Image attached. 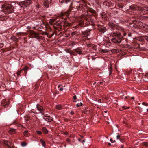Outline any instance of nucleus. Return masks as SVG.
Wrapping results in <instances>:
<instances>
[{
	"label": "nucleus",
	"mask_w": 148,
	"mask_h": 148,
	"mask_svg": "<svg viewBox=\"0 0 148 148\" xmlns=\"http://www.w3.org/2000/svg\"><path fill=\"white\" fill-rule=\"evenodd\" d=\"M63 15H64V14H62V16H63Z\"/></svg>",
	"instance_id": "obj_56"
},
{
	"label": "nucleus",
	"mask_w": 148,
	"mask_h": 148,
	"mask_svg": "<svg viewBox=\"0 0 148 148\" xmlns=\"http://www.w3.org/2000/svg\"><path fill=\"white\" fill-rule=\"evenodd\" d=\"M103 83V82H100V84H99V85H100V84H102Z\"/></svg>",
	"instance_id": "obj_41"
},
{
	"label": "nucleus",
	"mask_w": 148,
	"mask_h": 148,
	"mask_svg": "<svg viewBox=\"0 0 148 148\" xmlns=\"http://www.w3.org/2000/svg\"><path fill=\"white\" fill-rule=\"evenodd\" d=\"M92 48L93 49L96 50L97 49V47L96 45H93V46L92 47Z\"/></svg>",
	"instance_id": "obj_27"
},
{
	"label": "nucleus",
	"mask_w": 148,
	"mask_h": 148,
	"mask_svg": "<svg viewBox=\"0 0 148 148\" xmlns=\"http://www.w3.org/2000/svg\"><path fill=\"white\" fill-rule=\"evenodd\" d=\"M27 144V143L25 142H22L21 144V145L23 147L26 146Z\"/></svg>",
	"instance_id": "obj_18"
},
{
	"label": "nucleus",
	"mask_w": 148,
	"mask_h": 148,
	"mask_svg": "<svg viewBox=\"0 0 148 148\" xmlns=\"http://www.w3.org/2000/svg\"><path fill=\"white\" fill-rule=\"evenodd\" d=\"M103 4L107 6L110 7V3L109 2L105 1L104 2Z\"/></svg>",
	"instance_id": "obj_15"
},
{
	"label": "nucleus",
	"mask_w": 148,
	"mask_h": 148,
	"mask_svg": "<svg viewBox=\"0 0 148 148\" xmlns=\"http://www.w3.org/2000/svg\"><path fill=\"white\" fill-rule=\"evenodd\" d=\"M56 108L57 109L60 110L61 108V105H59L56 106Z\"/></svg>",
	"instance_id": "obj_21"
},
{
	"label": "nucleus",
	"mask_w": 148,
	"mask_h": 148,
	"mask_svg": "<svg viewBox=\"0 0 148 148\" xmlns=\"http://www.w3.org/2000/svg\"><path fill=\"white\" fill-rule=\"evenodd\" d=\"M85 142V140H82V143H84V142Z\"/></svg>",
	"instance_id": "obj_46"
},
{
	"label": "nucleus",
	"mask_w": 148,
	"mask_h": 148,
	"mask_svg": "<svg viewBox=\"0 0 148 148\" xmlns=\"http://www.w3.org/2000/svg\"><path fill=\"white\" fill-rule=\"evenodd\" d=\"M132 99L134 100V97H132L131 98Z\"/></svg>",
	"instance_id": "obj_45"
},
{
	"label": "nucleus",
	"mask_w": 148,
	"mask_h": 148,
	"mask_svg": "<svg viewBox=\"0 0 148 148\" xmlns=\"http://www.w3.org/2000/svg\"><path fill=\"white\" fill-rule=\"evenodd\" d=\"M63 3H64V0H63V2H62V1H61V4Z\"/></svg>",
	"instance_id": "obj_43"
},
{
	"label": "nucleus",
	"mask_w": 148,
	"mask_h": 148,
	"mask_svg": "<svg viewBox=\"0 0 148 148\" xmlns=\"http://www.w3.org/2000/svg\"><path fill=\"white\" fill-rule=\"evenodd\" d=\"M36 107L38 110L40 112V113H41L42 114H44L42 112V111H43L42 107L40 106L39 104H37L36 106Z\"/></svg>",
	"instance_id": "obj_9"
},
{
	"label": "nucleus",
	"mask_w": 148,
	"mask_h": 148,
	"mask_svg": "<svg viewBox=\"0 0 148 148\" xmlns=\"http://www.w3.org/2000/svg\"><path fill=\"white\" fill-rule=\"evenodd\" d=\"M137 23L138 25H137V27L141 28V25H142L143 27L144 30L148 31V25L145 24H144L143 25H142L143 23L141 22H138Z\"/></svg>",
	"instance_id": "obj_4"
},
{
	"label": "nucleus",
	"mask_w": 148,
	"mask_h": 148,
	"mask_svg": "<svg viewBox=\"0 0 148 148\" xmlns=\"http://www.w3.org/2000/svg\"><path fill=\"white\" fill-rule=\"evenodd\" d=\"M70 1V0H64V1L66 3L68 2H69Z\"/></svg>",
	"instance_id": "obj_32"
},
{
	"label": "nucleus",
	"mask_w": 148,
	"mask_h": 148,
	"mask_svg": "<svg viewBox=\"0 0 148 148\" xmlns=\"http://www.w3.org/2000/svg\"><path fill=\"white\" fill-rule=\"evenodd\" d=\"M123 34L124 36H125L126 34L125 32H123Z\"/></svg>",
	"instance_id": "obj_40"
},
{
	"label": "nucleus",
	"mask_w": 148,
	"mask_h": 148,
	"mask_svg": "<svg viewBox=\"0 0 148 148\" xmlns=\"http://www.w3.org/2000/svg\"><path fill=\"white\" fill-rule=\"evenodd\" d=\"M143 144L145 147L148 146V143L147 142H144L142 143Z\"/></svg>",
	"instance_id": "obj_23"
},
{
	"label": "nucleus",
	"mask_w": 148,
	"mask_h": 148,
	"mask_svg": "<svg viewBox=\"0 0 148 148\" xmlns=\"http://www.w3.org/2000/svg\"><path fill=\"white\" fill-rule=\"evenodd\" d=\"M3 143L8 147H10V146L11 145V143L10 142L5 141H4Z\"/></svg>",
	"instance_id": "obj_11"
},
{
	"label": "nucleus",
	"mask_w": 148,
	"mask_h": 148,
	"mask_svg": "<svg viewBox=\"0 0 148 148\" xmlns=\"http://www.w3.org/2000/svg\"><path fill=\"white\" fill-rule=\"evenodd\" d=\"M75 34V32H72L71 34V35L72 36H74Z\"/></svg>",
	"instance_id": "obj_34"
},
{
	"label": "nucleus",
	"mask_w": 148,
	"mask_h": 148,
	"mask_svg": "<svg viewBox=\"0 0 148 148\" xmlns=\"http://www.w3.org/2000/svg\"><path fill=\"white\" fill-rule=\"evenodd\" d=\"M147 112H148V109H147Z\"/></svg>",
	"instance_id": "obj_53"
},
{
	"label": "nucleus",
	"mask_w": 148,
	"mask_h": 148,
	"mask_svg": "<svg viewBox=\"0 0 148 148\" xmlns=\"http://www.w3.org/2000/svg\"><path fill=\"white\" fill-rule=\"evenodd\" d=\"M101 101V99H100V100H99V102H100V101Z\"/></svg>",
	"instance_id": "obj_52"
},
{
	"label": "nucleus",
	"mask_w": 148,
	"mask_h": 148,
	"mask_svg": "<svg viewBox=\"0 0 148 148\" xmlns=\"http://www.w3.org/2000/svg\"><path fill=\"white\" fill-rule=\"evenodd\" d=\"M73 98L75 100L77 98V97L76 95H74L73 97Z\"/></svg>",
	"instance_id": "obj_35"
},
{
	"label": "nucleus",
	"mask_w": 148,
	"mask_h": 148,
	"mask_svg": "<svg viewBox=\"0 0 148 148\" xmlns=\"http://www.w3.org/2000/svg\"><path fill=\"white\" fill-rule=\"evenodd\" d=\"M110 36L113 37L111 39L112 42L116 43H120L121 42V39L123 38L121 33H119L117 31H115L112 32Z\"/></svg>",
	"instance_id": "obj_1"
},
{
	"label": "nucleus",
	"mask_w": 148,
	"mask_h": 148,
	"mask_svg": "<svg viewBox=\"0 0 148 148\" xmlns=\"http://www.w3.org/2000/svg\"><path fill=\"white\" fill-rule=\"evenodd\" d=\"M28 134V131L26 130L23 132V135L25 137L27 136Z\"/></svg>",
	"instance_id": "obj_17"
},
{
	"label": "nucleus",
	"mask_w": 148,
	"mask_h": 148,
	"mask_svg": "<svg viewBox=\"0 0 148 148\" xmlns=\"http://www.w3.org/2000/svg\"><path fill=\"white\" fill-rule=\"evenodd\" d=\"M110 141H111V142H112V139H110Z\"/></svg>",
	"instance_id": "obj_50"
},
{
	"label": "nucleus",
	"mask_w": 148,
	"mask_h": 148,
	"mask_svg": "<svg viewBox=\"0 0 148 148\" xmlns=\"http://www.w3.org/2000/svg\"><path fill=\"white\" fill-rule=\"evenodd\" d=\"M66 51L68 53H70L71 54L73 53V52H71V50L69 49L67 50Z\"/></svg>",
	"instance_id": "obj_28"
},
{
	"label": "nucleus",
	"mask_w": 148,
	"mask_h": 148,
	"mask_svg": "<svg viewBox=\"0 0 148 148\" xmlns=\"http://www.w3.org/2000/svg\"><path fill=\"white\" fill-rule=\"evenodd\" d=\"M29 69V67L27 66H25L24 68L22 69V70H23L25 71H26L27 70Z\"/></svg>",
	"instance_id": "obj_20"
},
{
	"label": "nucleus",
	"mask_w": 148,
	"mask_h": 148,
	"mask_svg": "<svg viewBox=\"0 0 148 148\" xmlns=\"http://www.w3.org/2000/svg\"><path fill=\"white\" fill-rule=\"evenodd\" d=\"M59 90L60 91H62L63 90V88H60L59 89Z\"/></svg>",
	"instance_id": "obj_38"
},
{
	"label": "nucleus",
	"mask_w": 148,
	"mask_h": 148,
	"mask_svg": "<svg viewBox=\"0 0 148 148\" xmlns=\"http://www.w3.org/2000/svg\"><path fill=\"white\" fill-rule=\"evenodd\" d=\"M83 105L82 103L81 102L80 103V104H77L76 105V106L77 107H79L80 106H82Z\"/></svg>",
	"instance_id": "obj_26"
},
{
	"label": "nucleus",
	"mask_w": 148,
	"mask_h": 148,
	"mask_svg": "<svg viewBox=\"0 0 148 148\" xmlns=\"http://www.w3.org/2000/svg\"><path fill=\"white\" fill-rule=\"evenodd\" d=\"M128 36L129 37H131L132 36V35H131V33H129L128 34Z\"/></svg>",
	"instance_id": "obj_39"
},
{
	"label": "nucleus",
	"mask_w": 148,
	"mask_h": 148,
	"mask_svg": "<svg viewBox=\"0 0 148 148\" xmlns=\"http://www.w3.org/2000/svg\"><path fill=\"white\" fill-rule=\"evenodd\" d=\"M142 104L143 105H145L146 106H148V103H146L145 102H143L142 103Z\"/></svg>",
	"instance_id": "obj_30"
},
{
	"label": "nucleus",
	"mask_w": 148,
	"mask_h": 148,
	"mask_svg": "<svg viewBox=\"0 0 148 148\" xmlns=\"http://www.w3.org/2000/svg\"><path fill=\"white\" fill-rule=\"evenodd\" d=\"M144 10H145L146 11V12L147 11H148V6H145L144 7Z\"/></svg>",
	"instance_id": "obj_25"
},
{
	"label": "nucleus",
	"mask_w": 148,
	"mask_h": 148,
	"mask_svg": "<svg viewBox=\"0 0 148 148\" xmlns=\"http://www.w3.org/2000/svg\"><path fill=\"white\" fill-rule=\"evenodd\" d=\"M115 50H114V49L112 50V52H114V51Z\"/></svg>",
	"instance_id": "obj_44"
},
{
	"label": "nucleus",
	"mask_w": 148,
	"mask_h": 148,
	"mask_svg": "<svg viewBox=\"0 0 148 148\" xmlns=\"http://www.w3.org/2000/svg\"><path fill=\"white\" fill-rule=\"evenodd\" d=\"M58 25H59V24H58Z\"/></svg>",
	"instance_id": "obj_60"
},
{
	"label": "nucleus",
	"mask_w": 148,
	"mask_h": 148,
	"mask_svg": "<svg viewBox=\"0 0 148 148\" xmlns=\"http://www.w3.org/2000/svg\"><path fill=\"white\" fill-rule=\"evenodd\" d=\"M115 142V140H114V142Z\"/></svg>",
	"instance_id": "obj_58"
},
{
	"label": "nucleus",
	"mask_w": 148,
	"mask_h": 148,
	"mask_svg": "<svg viewBox=\"0 0 148 148\" xmlns=\"http://www.w3.org/2000/svg\"><path fill=\"white\" fill-rule=\"evenodd\" d=\"M60 85H59L58 86V88H59V87H60Z\"/></svg>",
	"instance_id": "obj_47"
},
{
	"label": "nucleus",
	"mask_w": 148,
	"mask_h": 148,
	"mask_svg": "<svg viewBox=\"0 0 148 148\" xmlns=\"http://www.w3.org/2000/svg\"><path fill=\"white\" fill-rule=\"evenodd\" d=\"M78 140L79 141H80L81 140V139H80V138H79L78 139Z\"/></svg>",
	"instance_id": "obj_48"
},
{
	"label": "nucleus",
	"mask_w": 148,
	"mask_h": 148,
	"mask_svg": "<svg viewBox=\"0 0 148 148\" xmlns=\"http://www.w3.org/2000/svg\"><path fill=\"white\" fill-rule=\"evenodd\" d=\"M147 1V2H148V0H146Z\"/></svg>",
	"instance_id": "obj_55"
},
{
	"label": "nucleus",
	"mask_w": 148,
	"mask_h": 148,
	"mask_svg": "<svg viewBox=\"0 0 148 148\" xmlns=\"http://www.w3.org/2000/svg\"><path fill=\"white\" fill-rule=\"evenodd\" d=\"M71 115H73V114H74V112H71Z\"/></svg>",
	"instance_id": "obj_42"
},
{
	"label": "nucleus",
	"mask_w": 148,
	"mask_h": 148,
	"mask_svg": "<svg viewBox=\"0 0 148 148\" xmlns=\"http://www.w3.org/2000/svg\"><path fill=\"white\" fill-rule=\"evenodd\" d=\"M81 137H82V138H83V137L82 136H81Z\"/></svg>",
	"instance_id": "obj_54"
},
{
	"label": "nucleus",
	"mask_w": 148,
	"mask_h": 148,
	"mask_svg": "<svg viewBox=\"0 0 148 148\" xmlns=\"http://www.w3.org/2000/svg\"><path fill=\"white\" fill-rule=\"evenodd\" d=\"M29 33L32 36V38H35L37 39L39 38L38 34L36 33L34 31L30 30L29 32Z\"/></svg>",
	"instance_id": "obj_5"
},
{
	"label": "nucleus",
	"mask_w": 148,
	"mask_h": 148,
	"mask_svg": "<svg viewBox=\"0 0 148 148\" xmlns=\"http://www.w3.org/2000/svg\"><path fill=\"white\" fill-rule=\"evenodd\" d=\"M40 142L42 144V145L43 147H45L46 146L45 143V141L43 140L42 139H41L40 140Z\"/></svg>",
	"instance_id": "obj_16"
},
{
	"label": "nucleus",
	"mask_w": 148,
	"mask_h": 148,
	"mask_svg": "<svg viewBox=\"0 0 148 148\" xmlns=\"http://www.w3.org/2000/svg\"><path fill=\"white\" fill-rule=\"evenodd\" d=\"M111 73H112V70L110 69V71H109V75H111Z\"/></svg>",
	"instance_id": "obj_37"
},
{
	"label": "nucleus",
	"mask_w": 148,
	"mask_h": 148,
	"mask_svg": "<svg viewBox=\"0 0 148 148\" xmlns=\"http://www.w3.org/2000/svg\"><path fill=\"white\" fill-rule=\"evenodd\" d=\"M123 108H124V107H123Z\"/></svg>",
	"instance_id": "obj_59"
},
{
	"label": "nucleus",
	"mask_w": 148,
	"mask_h": 148,
	"mask_svg": "<svg viewBox=\"0 0 148 148\" xmlns=\"http://www.w3.org/2000/svg\"><path fill=\"white\" fill-rule=\"evenodd\" d=\"M96 83V82H94V83H93V85H95V84Z\"/></svg>",
	"instance_id": "obj_49"
},
{
	"label": "nucleus",
	"mask_w": 148,
	"mask_h": 148,
	"mask_svg": "<svg viewBox=\"0 0 148 148\" xmlns=\"http://www.w3.org/2000/svg\"><path fill=\"white\" fill-rule=\"evenodd\" d=\"M9 102L8 99H6L3 100L2 103L3 106L5 108H7L8 106Z\"/></svg>",
	"instance_id": "obj_6"
},
{
	"label": "nucleus",
	"mask_w": 148,
	"mask_h": 148,
	"mask_svg": "<svg viewBox=\"0 0 148 148\" xmlns=\"http://www.w3.org/2000/svg\"><path fill=\"white\" fill-rule=\"evenodd\" d=\"M75 51L78 54H80L82 53L81 50L79 48H77L75 49Z\"/></svg>",
	"instance_id": "obj_12"
},
{
	"label": "nucleus",
	"mask_w": 148,
	"mask_h": 148,
	"mask_svg": "<svg viewBox=\"0 0 148 148\" xmlns=\"http://www.w3.org/2000/svg\"><path fill=\"white\" fill-rule=\"evenodd\" d=\"M104 112L105 113H107V111H104Z\"/></svg>",
	"instance_id": "obj_51"
},
{
	"label": "nucleus",
	"mask_w": 148,
	"mask_h": 148,
	"mask_svg": "<svg viewBox=\"0 0 148 148\" xmlns=\"http://www.w3.org/2000/svg\"><path fill=\"white\" fill-rule=\"evenodd\" d=\"M36 132L39 135H41L42 134V132L40 131H37Z\"/></svg>",
	"instance_id": "obj_29"
},
{
	"label": "nucleus",
	"mask_w": 148,
	"mask_h": 148,
	"mask_svg": "<svg viewBox=\"0 0 148 148\" xmlns=\"http://www.w3.org/2000/svg\"><path fill=\"white\" fill-rule=\"evenodd\" d=\"M5 9V12L8 14H10L13 12L14 11V7L10 5H5L3 6Z\"/></svg>",
	"instance_id": "obj_3"
},
{
	"label": "nucleus",
	"mask_w": 148,
	"mask_h": 148,
	"mask_svg": "<svg viewBox=\"0 0 148 148\" xmlns=\"http://www.w3.org/2000/svg\"><path fill=\"white\" fill-rule=\"evenodd\" d=\"M108 25L111 28H112L113 30H114L116 28V26L112 22H110L108 23Z\"/></svg>",
	"instance_id": "obj_10"
},
{
	"label": "nucleus",
	"mask_w": 148,
	"mask_h": 148,
	"mask_svg": "<svg viewBox=\"0 0 148 148\" xmlns=\"http://www.w3.org/2000/svg\"><path fill=\"white\" fill-rule=\"evenodd\" d=\"M9 132L11 134H13L15 132V130L13 129H10L9 131Z\"/></svg>",
	"instance_id": "obj_13"
},
{
	"label": "nucleus",
	"mask_w": 148,
	"mask_h": 148,
	"mask_svg": "<svg viewBox=\"0 0 148 148\" xmlns=\"http://www.w3.org/2000/svg\"><path fill=\"white\" fill-rule=\"evenodd\" d=\"M43 132L45 134H47L48 132V130L45 127H43L42 128Z\"/></svg>",
	"instance_id": "obj_14"
},
{
	"label": "nucleus",
	"mask_w": 148,
	"mask_h": 148,
	"mask_svg": "<svg viewBox=\"0 0 148 148\" xmlns=\"http://www.w3.org/2000/svg\"><path fill=\"white\" fill-rule=\"evenodd\" d=\"M98 29L100 32L103 33L105 32L106 30V28L102 26H98Z\"/></svg>",
	"instance_id": "obj_7"
},
{
	"label": "nucleus",
	"mask_w": 148,
	"mask_h": 148,
	"mask_svg": "<svg viewBox=\"0 0 148 148\" xmlns=\"http://www.w3.org/2000/svg\"><path fill=\"white\" fill-rule=\"evenodd\" d=\"M4 44L3 43H0V48H1L3 47Z\"/></svg>",
	"instance_id": "obj_31"
},
{
	"label": "nucleus",
	"mask_w": 148,
	"mask_h": 148,
	"mask_svg": "<svg viewBox=\"0 0 148 148\" xmlns=\"http://www.w3.org/2000/svg\"><path fill=\"white\" fill-rule=\"evenodd\" d=\"M73 102H76V101H73Z\"/></svg>",
	"instance_id": "obj_57"
},
{
	"label": "nucleus",
	"mask_w": 148,
	"mask_h": 148,
	"mask_svg": "<svg viewBox=\"0 0 148 148\" xmlns=\"http://www.w3.org/2000/svg\"><path fill=\"white\" fill-rule=\"evenodd\" d=\"M145 39L148 42V36H146L145 37Z\"/></svg>",
	"instance_id": "obj_33"
},
{
	"label": "nucleus",
	"mask_w": 148,
	"mask_h": 148,
	"mask_svg": "<svg viewBox=\"0 0 148 148\" xmlns=\"http://www.w3.org/2000/svg\"><path fill=\"white\" fill-rule=\"evenodd\" d=\"M130 8L133 10H139L141 15L145 14L147 13L145 10H144V7H139L136 5H133L130 6Z\"/></svg>",
	"instance_id": "obj_2"
},
{
	"label": "nucleus",
	"mask_w": 148,
	"mask_h": 148,
	"mask_svg": "<svg viewBox=\"0 0 148 148\" xmlns=\"http://www.w3.org/2000/svg\"><path fill=\"white\" fill-rule=\"evenodd\" d=\"M55 20L54 19H50L49 23L50 24H52V23L54 22Z\"/></svg>",
	"instance_id": "obj_24"
},
{
	"label": "nucleus",
	"mask_w": 148,
	"mask_h": 148,
	"mask_svg": "<svg viewBox=\"0 0 148 148\" xmlns=\"http://www.w3.org/2000/svg\"><path fill=\"white\" fill-rule=\"evenodd\" d=\"M120 135H118L117 136V137H116V138H117V139H119V138H120Z\"/></svg>",
	"instance_id": "obj_36"
},
{
	"label": "nucleus",
	"mask_w": 148,
	"mask_h": 148,
	"mask_svg": "<svg viewBox=\"0 0 148 148\" xmlns=\"http://www.w3.org/2000/svg\"><path fill=\"white\" fill-rule=\"evenodd\" d=\"M108 51L106 49H101V50L100 51V52H101V53H106V52H108Z\"/></svg>",
	"instance_id": "obj_19"
},
{
	"label": "nucleus",
	"mask_w": 148,
	"mask_h": 148,
	"mask_svg": "<svg viewBox=\"0 0 148 148\" xmlns=\"http://www.w3.org/2000/svg\"><path fill=\"white\" fill-rule=\"evenodd\" d=\"M22 69L21 70H19V71H18L17 72V74L18 76H19L20 75V74L22 72Z\"/></svg>",
	"instance_id": "obj_22"
},
{
	"label": "nucleus",
	"mask_w": 148,
	"mask_h": 148,
	"mask_svg": "<svg viewBox=\"0 0 148 148\" xmlns=\"http://www.w3.org/2000/svg\"><path fill=\"white\" fill-rule=\"evenodd\" d=\"M43 118L48 122H50L53 120V119L51 117L49 116H45Z\"/></svg>",
	"instance_id": "obj_8"
}]
</instances>
